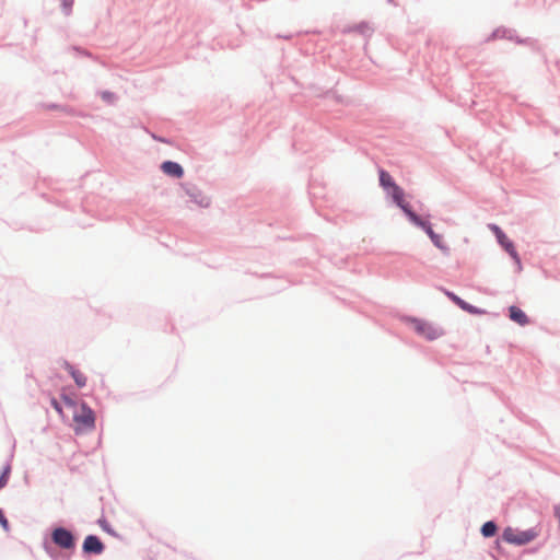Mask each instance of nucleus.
I'll use <instances>...</instances> for the list:
<instances>
[{"label":"nucleus","mask_w":560,"mask_h":560,"mask_svg":"<svg viewBox=\"0 0 560 560\" xmlns=\"http://www.w3.org/2000/svg\"><path fill=\"white\" fill-rule=\"evenodd\" d=\"M65 402L68 406H72L75 408L73 412V421L74 431L77 433L89 432L95 428V413L86 404H81L77 406L69 398H65Z\"/></svg>","instance_id":"f257e3e1"},{"label":"nucleus","mask_w":560,"mask_h":560,"mask_svg":"<svg viewBox=\"0 0 560 560\" xmlns=\"http://www.w3.org/2000/svg\"><path fill=\"white\" fill-rule=\"evenodd\" d=\"M538 535L539 532L536 528L518 530L512 527H506L502 533V538L509 544L521 546L533 541Z\"/></svg>","instance_id":"f03ea898"},{"label":"nucleus","mask_w":560,"mask_h":560,"mask_svg":"<svg viewBox=\"0 0 560 560\" xmlns=\"http://www.w3.org/2000/svg\"><path fill=\"white\" fill-rule=\"evenodd\" d=\"M409 220L416 224L417 226H420L421 229H423L425 231V233L428 234V236L431 238L432 243L440 249L446 252L447 250V247L445 246V244L443 243V240H442V236L440 234H436L433 230H432V226L430 223H428L427 221H423L418 214H416L415 212L413 213H409Z\"/></svg>","instance_id":"7ed1b4c3"},{"label":"nucleus","mask_w":560,"mask_h":560,"mask_svg":"<svg viewBox=\"0 0 560 560\" xmlns=\"http://www.w3.org/2000/svg\"><path fill=\"white\" fill-rule=\"evenodd\" d=\"M489 229L495 235L499 244L510 254V256L521 267V259L515 250L514 244L508 238L504 232L495 224H489Z\"/></svg>","instance_id":"20e7f679"},{"label":"nucleus","mask_w":560,"mask_h":560,"mask_svg":"<svg viewBox=\"0 0 560 560\" xmlns=\"http://www.w3.org/2000/svg\"><path fill=\"white\" fill-rule=\"evenodd\" d=\"M51 539L62 549H72L75 545L74 537L71 532L62 527H58L52 530Z\"/></svg>","instance_id":"39448f33"},{"label":"nucleus","mask_w":560,"mask_h":560,"mask_svg":"<svg viewBox=\"0 0 560 560\" xmlns=\"http://www.w3.org/2000/svg\"><path fill=\"white\" fill-rule=\"evenodd\" d=\"M410 324L412 325V328L419 335L425 337L429 340H433V339L438 338L441 335L439 329H436L431 324H429V323H427L424 320L412 318V319H410Z\"/></svg>","instance_id":"423d86ee"},{"label":"nucleus","mask_w":560,"mask_h":560,"mask_svg":"<svg viewBox=\"0 0 560 560\" xmlns=\"http://www.w3.org/2000/svg\"><path fill=\"white\" fill-rule=\"evenodd\" d=\"M385 191L393 198L394 202L406 213L407 217H409V213H413L409 203L405 201V192L402 188H400L397 184Z\"/></svg>","instance_id":"0eeeda50"},{"label":"nucleus","mask_w":560,"mask_h":560,"mask_svg":"<svg viewBox=\"0 0 560 560\" xmlns=\"http://www.w3.org/2000/svg\"><path fill=\"white\" fill-rule=\"evenodd\" d=\"M104 550V545L98 537L89 535L83 541V551L86 553L100 555Z\"/></svg>","instance_id":"6e6552de"},{"label":"nucleus","mask_w":560,"mask_h":560,"mask_svg":"<svg viewBox=\"0 0 560 560\" xmlns=\"http://www.w3.org/2000/svg\"><path fill=\"white\" fill-rule=\"evenodd\" d=\"M62 368L69 372L78 387L82 388L86 385L88 378L80 370L75 369L67 361L62 362Z\"/></svg>","instance_id":"1a4fd4ad"},{"label":"nucleus","mask_w":560,"mask_h":560,"mask_svg":"<svg viewBox=\"0 0 560 560\" xmlns=\"http://www.w3.org/2000/svg\"><path fill=\"white\" fill-rule=\"evenodd\" d=\"M162 171L173 177L180 178L184 174L183 167L175 162L166 161L161 166Z\"/></svg>","instance_id":"9d476101"},{"label":"nucleus","mask_w":560,"mask_h":560,"mask_svg":"<svg viewBox=\"0 0 560 560\" xmlns=\"http://www.w3.org/2000/svg\"><path fill=\"white\" fill-rule=\"evenodd\" d=\"M509 311H510V318L513 322L517 323L518 325L525 326L529 323L526 314L517 306H511Z\"/></svg>","instance_id":"9b49d317"},{"label":"nucleus","mask_w":560,"mask_h":560,"mask_svg":"<svg viewBox=\"0 0 560 560\" xmlns=\"http://www.w3.org/2000/svg\"><path fill=\"white\" fill-rule=\"evenodd\" d=\"M378 175H380V185L384 190L390 189V187H393L396 184L394 178L392 177V175L388 172L381 170L378 172Z\"/></svg>","instance_id":"f8f14e48"},{"label":"nucleus","mask_w":560,"mask_h":560,"mask_svg":"<svg viewBox=\"0 0 560 560\" xmlns=\"http://www.w3.org/2000/svg\"><path fill=\"white\" fill-rule=\"evenodd\" d=\"M497 525L494 522L492 521H489V522H486L482 527H481V534L485 536V537H492L495 535L497 533Z\"/></svg>","instance_id":"ddd939ff"},{"label":"nucleus","mask_w":560,"mask_h":560,"mask_svg":"<svg viewBox=\"0 0 560 560\" xmlns=\"http://www.w3.org/2000/svg\"><path fill=\"white\" fill-rule=\"evenodd\" d=\"M455 304H456V305H458L462 310H464V311H466V312H468V313H470V314H477V313H479V312H478V310H477L475 306H472V305H470V304L466 303V302H465L464 300H462L460 298H458V299H457V301H456V303H455Z\"/></svg>","instance_id":"4468645a"},{"label":"nucleus","mask_w":560,"mask_h":560,"mask_svg":"<svg viewBox=\"0 0 560 560\" xmlns=\"http://www.w3.org/2000/svg\"><path fill=\"white\" fill-rule=\"evenodd\" d=\"M455 304H456V305H458L462 310H464V311H466V312H468V313H470V314H477V313H479V312H478V310H477L475 306H472V305H470V304L466 303V302H465L464 300H462L460 298H458V299H457V301H456V303H455Z\"/></svg>","instance_id":"2eb2a0df"},{"label":"nucleus","mask_w":560,"mask_h":560,"mask_svg":"<svg viewBox=\"0 0 560 560\" xmlns=\"http://www.w3.org/2000/svg\"><path fill=\"white\" fill-rule=\"evenodd\" d=\"M455 304H456V305H458L462 310H464V311H466V312H468V313H470V314H477V313H479V312H478V310H477L475 306H472V305H470V304L466 303V302H465L464 300H462L460 298H458V299H457V301H456V303H455Z\"/></svg>","instance_id":"dca6fc26"},{"label":"nucleus","mask_w":560,"mask_h":560,"mask_svg":"<svg viewBox=\"0 0 560 560\" xmlns=\"http://www.w3.org/2000/svg\"><path fill=\"white\" fill-rule=\"evenodd\" d=\"M9 472H10V469L5 468L4 471L2 472V475L0 476V489L7 485L8 478H9Z\"/></svg>","instance_id":"f3484780"},{"label":"nucleus","mask_w":560,"mask_h":560,"mask_svg":"<svg viewBox=\"0 0 560 560\" xmlns=\"http://www.w3.org/2000/svg\"><path fill=\"white\" fill-rule=\"evenodd\" d=\"M51 405L58 413H62L61 406L55 398L51 399Z\"/></svg>","instance_id":"a211bd4d"},{"label":"nucleus","mask_w":560,"mask_h":560,"mask_svg":"<svg viewBox=\"0 0 560 560\" xmlns=\"http://www.w3.org/2000/svg\"><path fill=\"white\" fill-rule=\"evenodd\" d=\"M0 523L2 524V526L4 528L8 527V520L5 518L4 514L2 513V511L0 510Z\"/></svg>","instance_id":"6ab92c4d"},{"label":"nucleus","mask_w":560,"mask_h":560,"mask_svg":"<svg viewBox=\"0 0 560 560\" xmlns=\"http://www.w3.org/2000/svg\"><path fill=\"white\" fill-rule=\"evenodd\" d=\"M446 295H447V296H448V298H450L454 303H456L457 299L459 298V296H457L456 294H454L453 292H448V291H446Z\"/></svg>","instance_id":"aec40b11"},{"label":"nucleus","mask_w":560,"mask_h":560,"mask_svg":"<svg viewBox=\"0 0 560 560\" xmlns=\"http://www.w3.org/2000/svg\"><path fill=\"white\" fill-rule=\"evenodd\" d=\"M103 98L110 100L112 98V94L108 93V92H105V93H103Z\"/></svg>","instance_id":"412c9836"}]
</instances>
